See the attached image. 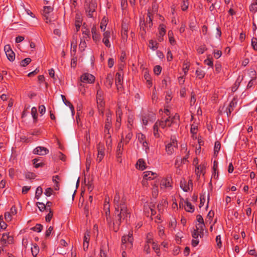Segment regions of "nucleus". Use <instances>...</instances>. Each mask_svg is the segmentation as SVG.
Listing matches in <instances>:
<instances>
[{
	"label": "nucleus",
	"instance_id": "15",
	"mask_svg": "<svg viewBox=\"0 0 257 257\" xmlns=\"http://www.w3.org/2000/svg\"><path fill=\"white\" fill-rule=\"evenodd\" d=\"M111 113L110 112H108L106 114V119L105 120V128L106 130H109V128L111 126Z\"/></svg>",
	"mask_w": 257,
	"mask_h": 257
},
{
	"label": "nucleus",
	"instance_id": "24",
	"mask_svg": "<svg viewBox=\"0 0 257 257\" xmlns=\"http://www.w3.org/2000/svg\"><path fill=\"white\" fill-rule=\"evenodd\" d=\"M180 187L185 192H187L189 190V185L186 184V182L185 180L181 181L180 182Z\"/></svg>",
	"mask_w": 257,
	"mask_h": 257
},
{
	"label": "nucleus",
	"instance_id": "31",
	"mask_svg": "<svg viewBox=\"0 0 257 257\" xmlns=\"http://www.w3.org/2000/svg\"><path fill=\"white\" fill-rule=\"evenodd\" d=\"M31 58H26L21 62V66L22 67H25L26 66L28 65L31 62Z\"/></svg>",
	"mask_w": 257,
	"mask_h": 257
},
{
	"label": "nucleus",
	"instance_id": "13",
	"mask_svg": "<svg viewBox=\"0 0 257 257\" xmlns=\"http://www.w3.org/2000/svg\"><path fill=\"white\" fill-rule=\"evenodd\" d=\"M236 102L237 101L235 98H234L233 100L230 102L229 105L226 109V113L228 116L230 115L231 112L233 111V108L236 105Z\"/></svg>",
	"mask_w": 257,
	"mask_h": 257
},
{
	"label": "nucleus",
	"instance_id": "50",
	"mask_svg": "<svg viewBox=\"0 0 257 257\" xmlns=\"http://www.w3.org/2000/svg\"><path fill=\"white\" fill-rule=\"evenodd\" d=\"M64 104L68 106L70 108L72 113H73V111H74V108H73V106L72 105V104L69 101H67V100H66V101H64Z\"/></svg>",
	"mask_w": 257,
	"mask_h": 257
},
{
	"label": "nucleus",
	"instance_id": "38",
	"mask_svg": "<svg viewBox=\"0 0 257 257\" xmlns=\"http://www.w3.org/2000/svg\"><path fill=\"white\" fill-rule=\"evenodd\" d=\"M37 206L39 210L41 211L44 210L45 209H46V207L45 206V205L43 203L38 202Z\"/></svg>",
	"mask_w": 257,
	"mask_h": 257
},
{
	"label": "nucleus",
	"instance_id": "19",
	"mask_svg": "<svg viewBox=\"0 0 257 257\" xmlns=\"http://www.w3.org/2000/svg\"><path fill=\"white\" fill-rule=\"evenodd\" d=\"M91 32H92V38H93V40L96 42L97 41H99L100 39L99 35L97 33L96 28L94 27L92 28V30H91Z\"/></svg>",
	"mask_w": 257,
	"mask_h": 257
},
{
	"label": "nucleus",
	"instance_id": "4",
	"mask_svg": "<svg viewBox=\"0 0 257 257\" xmlns=\"http://www.w3.org/2000/svg\"><path fill=\"white\" fill-rule=\"evenodd\" d=\"M113 204L115 210L119 209L121 206H125V200L123 198L121 199L118 192H116L113 199Z\"/></svg>",
	"mask_w": 257,
	"mask_h": 257
},
{
	"label": "nucleus",
	"instance_id": "2",
	"mask_svg": "<svg viewBox=\"0 0 257 257\" xmlns=\"http://www.w3.org/2000/svg\"><path fill=\"white\" fill-rule=\"evenodd\" d=\"M133 234L129 233L127 235H124L122 237L121 249L125 250L127 248H131L133 246Z\"/></svg>",
	"mask_w": 257,
	"mask_h": 257
},
{
	"label": "nucleus",
	"instance_id": "23",
	"mask_svg": "<svg viewBox=\"0 0 257 257\" xmlns=\"http://www.w3.org/2000/svg\"><path fill=\"white\" fill-rule=\"evenodd\" d=\"M189 151H188L187 155L185 156H184L183 159H181L180 157H177L175 164L177 165L180 161H181V163L185 164V162L187 161V159L189 157Z\"/></svg>",
	"mask_w": 257,
	"mask_h": 257
},
{
	"label": "nucleus",
	"instance_id": "47",
	"mask_svg": "<svg viewBox=\"0 0 257 257\" xmlns=\"http://www.w3.org/2000/svg\"><path fill=\"white\" fill-rule=\"evenodd\" d=\"M7 233H4L3 235V237L1 238V241L2 242L3 244H5L7 243Z\"/></svg>",
	"mask_w": 257,
	"mask_h": 257
},
{
	"label": "nucleus",
	"instance_id": "61",
	"mask_svg": "<svg viewBox=\"0 0 257 257\" xmlns=\"http://www.w3.org/2000/svg\"><path fill=\"white\" fill-rule=\"evenodd\" d=\"M167 59L168 61H170L173 59V55L171 52V51H168L167 55Z\"/></svg>",
	"mask_w": 257,
	"mask_h": 257
},
{
	"label": "nucleus",
	"instance_id": "41",
	"mask_svg": "<svg viewBox=\"0 0 257 257\" xmlns=\"http://www.w3.org/2000/svg\"><path fill=\"white\" fill-rule=\"evenodd\" d=\"M216 241L217 243V246L220 248L221 247L222 243L221 240V236L220 235H218L216 237Z\"/></svg>",
	"mask_w": 257,
	"mask_h": 257
},
{
	"label": "nucleus",
	"instance_id": "39",
	"mask_svg": "<svg viewBox=\"0 0 257 257\" xmlns=\"http://www.w3.org/2000/svg\"><path fill=\"white\" fill-rule=\"evenodd\" d=\"M161 70H162V68L161 67L159 66V65H157L155 67H154V73L156 74V75H159L161 72Z\"/></svg>",
	"mask_w": 257,
	"mask_h": 257
},
{
	"label": "nucleus",
	"instance_id": "55",
	"mask_svg": "<svg viewBox=\"0 0 257 257\" xmlns=\"http://www.w3.org/2000/svg\"><path fill=\"white\" fill-rule=\"evenodd\" d=\"M39 112L42 114H43L45 112L46 108L44 105H41L39 108Z\"/></svg>",
	"mask_w": 257,
	"mask_h": 257
},
{
	"label": "nucleus",
	"instance_id": "46",
	"mask_svg": "<svg viewBox=\"0 0 257 257\" xmlns=\"http://www.w3.org/2000/svg\"><path fill=\"white\" fill-rule=\"evenodd\" d=\"M53 216V213L50 209L49 210V213L46 216V221L49 222Z\"/></svg>",
	"mask_w": 257,
	"mask_h": 257
},
{
	"label": "nucleus",
	"instance_id": "49",
	"mask_svg": "<svg viewBox=\"0 0 257 257\" xmlns=\"http://www.w3.org/2000/svg\"><path fill=\"white\" fill-rule=\"evenodd\" d=\"M52 191V189L51 188H48L45 190V194L47 196H50Z\"/></svg>",
	"mask_w": 257,
	"mask_h": 257
},
{
	"label": "nucleus",
	"instance_id": "51",
	"mask_svg": "<svg viewBox=\"0 0 257 257\" xmlns=\"http://www.w3.org/2000/svg\"><path fill=\"white\" fill-rule=\"evenodd\" d=\"M206 49L205 46H202L197 49V51L200 54H203Z\"/></svg>",
	"mask_w": 257,
	"mask_h": 257
},
{
	"label": "nucleus",
	"instance_id": "53",
	"mask_svg": "<svg viewBox=\"0 0 257 257\" xmlns=\"http://www.w3.org/2000/svg\"><path fill=\"white\" fill-rule=\"evenodd\" d=\"M53 229V228L52 226H50L48 228V229H47V230L46 231V237H48L50 235Z\"/></svg>",
	"mask_w": 257,
	"mask_h": 257
},
{
	"label": "nucleus",
	"instance_id": "7",
	"mask_svg": "<svg viewBox=\"0 0 257 257\" xmlns=\"http://www.w3.org/2000/svg\"><path fill=\"white\" fill-rule=\"evenodd\" d=\"M53 10V8L50 6H45L44 7L42 15L44 18L46 23H49L51 21L49 18V14L52 12Z\"/></svg>",
	"mask_w": 257,
	"mask_h": 257
},
{
	"label": "nucleus",
	"instance_id": "42",
	"mask_svg": "<svg viewBox=\"0 0 257 257\" xmlns=\"http://www.w3.org/2000/svg\"><path fill=\"white\" fill-rule=\"evenodd\" d=\"M203 167H201L200 166H197L195 169V172H196V174L198 176L199 173H203Z\"/></svg>",
	"mask_w": 257,
	"mask_h": 257
},
{
	"label": "nucleus",
	"instance_id": "59",
	"mask_svg": "<svg viewBox=\"0 0 257 257\" xmlns=\"http://www.w3.org/2000/svg\"><path fill=\"white\" fill-rule=\"evenodd\" d=\"M17 209L15 207V206H13L11 209V211L10 213L12 215H14L17 214Z\"/></svg>",
	"mask_w": 257,
	"mask_h": 257
},
{
	"label": "nucleus",
	"instance_id": "6",
	"mask_svg": "<svg viewBox=\"0 0 257 257\" xmlns=\"http://www.w3.org/2000/svg\"><path fill=\"white\" fill-rule=\"evenodd\" d=\"M95 80L93 75L89 73H85L81 77V81L83 83H92Z\"/></svg>",
	"mask_w": 257,
	"mask_h": 257
},
{
	"label": "nucleus",
	"instance_id": "43",
	"mask_svg": "<svg viewBox=\"0 0 257 257\" xmlns=\"http://www.w3.org/2000/svg\"><path fill=\"white\" fill-rule=\"evenodd\" d=\"M168 118H169L170 119V123H171V124L172 123H174L175 119L179 118V116L177 114H176L174 116H172V117L170 116H169Z\"/></svg>",
	"mask_w": 257,
	"mask_h": 257
},
{
	"label": "nucleus",
	"instance_id": "63",
	"mask_svg": "<svg viewBox=\"0 0 257 257\" xmlns=\"http://www.w3.org/2000/svg\"><path fill=\"white\" fill-rule=\"evenodd\" d=\"M114 64V60L112 58H109L108 61V65L109 67L111 68Z\"/></svg>",
	"mask_w": 257,
	"mask_h": 257
},
{
	"label": "nucleus",
	"instance_id": "33",
	"mask_svg": "<svg viewBox=\"0 0 257 257\" xmlns=\"http://www.w3.org/2000/svg\"><path fill=\"white\" fill-rule=\"evenodd\" d=\"M249 10L252 13H255L257 11V2L252 4L250 6Z\"/></svg>",
	"mask_w": 257,
	"mask_h": 257
},
{
	"label": "nucleus",
	"instance_id": "20",
	"mask_svg": "<svg viewBox=\"0 0 257 257\" xmlns=\"http://www.w3.org/2000/svg\"><path fill=\"white\" fill-rule=\"evenodd\" d=\"M184 208L188 212H193L194 211L193 206L188 201H184Z\"/></svg>",
	"mask_w": 257,
	"mask_h": 257
},
{
	"label": "nucleus",
	"instance_id": "17",
	"mask_svg": "<svg viewBox=\"0 0 257 257\" xmlns=\"http://www.w3.org/2000/svg\"><path fill=\"white\" fill-rule=\"evenodd\" d=\"M121 79H122V78H121L120 73H119V72L117 73L116 74V76H115V84H116V85L118 89L119 88H121V85L122 84Z\"/></svg>",
	"mask_w": 257,
	"mask_h": 257
},
{
	"label": "nucleus",
	"instance_id": "36",
	"mask_svg": "<svg viewBox=\"0 0 257 257\" xmlns=\"http://www.w3.org/2000/svg\"><path fill=\"white\" fill-rule=\"evenodd\" d=\"M43 229V226L41 224H37L35 227L33 228V229L35 231L40 232Z\"/></svg>",
	"mask_w": 257,
	"mask_h": 257
},
{
	"label": "nucleus",
	"instance_id": "21",
	"mask_svg": "<svg viewBox=\"0 0 257 257\" xmlns=\"http://www.w3.org/2000/svg\"><path fill=\"white\" fill-rule=\"evenodd\" d=\"M31 251L33 257H36L39 251V246L36 244H34L33 246L31 248Z\"/></svg>",
	"mask_w": 257,
	"mask_h": 257
},
{
	"label": "nucleus",
	"instance_id": "37",
	"mask_svg": "<svg viewBox=\"0 0 257 257\" xmlns=\"http://www.w3.org/2000/svg\"><path fill=\"white\" fill-rule=\"evenodd\" d=\"M122 145H121V142L119 143L117 146V154L118 157H119L120 155L122 154Z\"/></svg>",
	"mask_w": 257,
	"mask_h": 257
},
{
	"label": "nucleus",
	"instance_id": "12",
	"mask_svg": "<svg viewBox=\"0 0 257 257\" xmlns=\"http://www.w3.org/2000/svg\"><path fill=\"white\" fill-rule=\"evenodd\" d=\"M157 177V174L151 171H146L144 172L143 178L146 180H153Z\"/></svg>",
	"mask_w": 257,
	"mask_h": 257
},
{
	"label": "nucleus",
	"instance_id": "57",
	"mask_svg": "<svg viewBox=\"0 0 257 257\" xmlns=\"http://www.w3.org/2000/svg\"><path fill=\"white\" fill-rule=\"evenodd\" d=\"M90 239V234L89 232H87L85 234V235L84 236V241H87L89 242Z\"/></svg>",
	"mask_w": 257,
	"mask_h": 257
},
{
	"label": "nucleus",
	"instance_id": "14",
	"mask_svg": "<svg viewBox=\"0 0 257 257\" xmlns=\"http://www.w3.org/2000/svg\"><path fill=\"white\" fill-rule=\"evenodd\" d=\"M161 189H171L172 186L170 184V180L169 179H163L161 181Z\"/></svg>",
	"mask_w": 257,
	"mask_h": 257
},
{
	"label": "nucleus",
	"instance_id": "40",
	"mask_svg": "<svg viewBox=\"0 0 257 257\" xmlns=\"http://www.w3.org/2000/svg\"><path fill=\"white\" fill-rule=\"evenodd\" d=\"M251 45L255 50H257V39L256 38H252L251 40Z\"/></svg>",
	"mask_w": 257,
	"mask_h": 257
},
{
	"label": "nucleus",
	"instance_id": "22",
	"mask_svg": "<svg viewBox=\"0 0 257 257\" xmlns=\"http://www.w3.org/2000/svg\"><path fill=\"white\" fill-rule=\"evenodd\" d=\"M103 92L100 89H98L97 92V102L101 103L102 102Z\"/></svg>",
	"mask_w": 257,
	"mask_h": 257
},
{
	"label": "nucleus",
	"instance_id": "8",
	"mask_svg": "<svg viewBox=\"0 0 257 257\" xmlns=\"http://www.w3.org/2000/svg\"><path fill=\"white\" fill-rule=\"evenodd\" d=\"M49 153V150L46 148L43 147H37L33 150L34 154L43 156Z\"/></svg>",
	"mask_w": 257,
	"mask_h": 257
},
{
	"label": "nucleus",
	"instance_id": "48",
	"mask_svg": "<svg viewBox=\"0 0 257 257\" xmlns=\"http://www.w3.org/2000/svg\"><path fill=\"white\" fill-rule=\"evenodd\" d=\"M12 215L10 212H6L5 215V219L7 221H10L12 219Z\"/></svg>",
	"mask_w": 257,
	"mask_h": 257
},
{
	"label": "nucleus",
	"instance_id": "18",
	"mask_svg": "<svg viewBox=\"0 0 257 257\" xmlns=\"http://www.w3.org/2000/svg\"><path fill=\"white\" fill-rule=\"evenodd\" d=\"M137 167L141 170H144L147 168L143 159H140L138 161L137 163Z\"/></svg>",
	"mask_w": 257,
	"mask_h": 257
},
{
	"label": "nucleus",
	"instance_id": "62",
	"mask_svg": "<svg viewBox=\"0 0 257 257\" xmlns=\"http://www.w3.org/2000/svg\"><path fill=\"white\" fill-rule=\"evenodd\" d=\"M205 63L209 66H212L213 65V61L211 59H208L205 60L204 61Z\"/></svg>",
	"mask_w": 257,
	"mask_h": 257
},
{
	"label": "nucleus",
	"instance_id": "56",
	"mask_svg": "<svg viewBox=\"0 0 257 257\" xmlns=\"http://www.w3.org/2000/svg\"><path fill=\"white\" fill-rule=\"evenodd\" d=\"M197 220L198 222L200 223L201 224H204L203 218L201 215H198L197 216Z\"/></svg>",
	"mask_w": 257,
	"mask_h": 257
},
{
	"label": "nucleus",
	"instance_id": "28",
	"mask_svg": "<svg viewBox=\"0 0 257 257\" xmlns=\"http://www.w3.org/2000/svg\"><path fill=\"white\" fill-rule=\"evenodd\" d=\"M42 193H43V189H42V188L41 187L39 186L37 188L36 191L35 198L37 199H39L40 197V196L42 194Z\"/></svg>",
	"mask_w": 257,
	"mask_h": 257
},
{
	"label": "nucleus",
	"instance_id": "44",
	"mask_svg": "<svg viewBox=\"0 0 257 257\" xmlns=\"http://www.w3.org/2000/svg\"><path fill=\"white\" fill-rule=\"evenodd\" d=\"M199 230V228L198 227V226H196V229H194L193 233H192V237L196 239L198 237V230Z\"/></svg>",
	"mask_w": 257,
	"mask_h": 257
},
{
	"label": "nucleus",
	"instance_id": "34",
	"mask_svg": "<svg viewBox=\"0 0 257 257\" xmlns=\"http://www.w3.org/2000/svg\"><path fill=\"white\" fill-rule=\"evenodd\" d=\"M107 24V20L104 18L102 20L100 24V29L102 31H104L105 30Z\"/></svg>",
	"mask_w": 257,
	"mask_h": 257
},
{
	"label": "nucleus",
	"instance_id": "5",
	"mask_svg": "<svg viewBox=\"0 0 257 257\" xmlns=\"http://www.w3.org/2000/svg\"><path fill=\"white\" fill-rule=\"evenodd\" d=\"M4 50L8 59L10 61H14L15 59V54L12 50L10 45H6Z\"/></svg>",
	"mask_w": 257,
	"mask_h": 257
},
{
	"label": "nucleus",
	"instance_id": "25",
	"mask_svg": "<svg viewBox=\"0 0 257 257\" xmlns=\"http://www.w3.org/2000/svg\"><path fill=\"white\" fill-rule=\"evenodd\" d=\"M56 179H60V177L56 175L53 177V182L55 183L54 188L56 190H58L59 189V186L58 184V181H56Z\"/></svg>",
	"mask_w": 257,
	"mask_h": 257
},
{
	"label": "nucleus",
	"instance_id": "11",
	"mask_svg": "<svg viewBox=\"0 0 257 257\" xmlns=\"http://www.w3.org/2000/svg\"><path fill=\"white\" fill-rule=\"evenodd\" d=\"M103 39L102 40L103 43L107 47H110L111 45L110 44L109 38L110 37V32L106 31L103 33Z\"/></svg>",
	"mask_w": 257,
	"mask_h": 257
},
{
	"label": "nucleus",
	"instance_id": "26",
	"mask_svg": "<svg viewBox=\"0 0 257 257\" xmlns=\"http://www.w3.org/2000/svg\"><path fill=\"white\" fill-rule=\"evenodd\" d=\"M220 143L218 141L215 142V145H214V155L216 156L217 155L219 151L220 150Z\"/></svg>",
	"mask_w": 257,
	"mask_h": 257
},
{
	"label": "nucleus",
	"instance_id": "3",
	"mask_svg": "<svg viewBox=\"0 0 257 257\" xmlns=\"http://www.w3.org/2000/svg\"><path fill=\"white\" fill-rule=\"evenodd\" d=\"M86 3L87 4L86 12L88 13V16L92 17V13L97 7L96 0H86Z\"/></svg>",
	"mask_w": 257,
	"mask_h": 257
},
{
	"label": "nucleus",
	"instance_id": "58",
	"mask_svg": "<svg viewBox=\"0 0 257 257\" xmlns=\"http://www.w3.org/2000/svg\"><path fill=\"white\" fill-rule=\"evenodd\" d=\"M152 99L153 102H154V101H156L157 99V95L155 90H154L153 92Z\"/></svg>",
	"mask_w": 257,
	"mask_h": 257
},
{
	"label": "nucleus",
	"instance_id": "32",
	"mask_svg": "<svg viewBox=\"0 0 257 257\" xmlns=\"http://www.w3.org/2000/svg\"><path fill=\"white\" fill-rule=\"evenodd\" d=\"M113 82V77L111 74H109L107 75L106 83H107L110 86H111Z\"/></svg>",
	"mask_w": 257,
	"mask_h": 257
},
{
	"label": "nucleus",
	"instance_id": "45",
	"mask_svg": "<svg viewBox=\"0 0 257 257\" xmlns=\"http://www.w3.org/2000/svg\"><path fill=\"white\" fill-rule=\"evenodd\" d=\"M196 74L200 79L203 78L204 75V73L203 71L200 70H197L196 71Z\"/></svg>",
	"mask_w": 257,
	"mask_h": 257
},
{
	"label": "nucleus",
	"instance_id": "29",
	"mask_svg": "<svg viewBox=\"0 0 257 257\" xmlns=\"http://www.w3.org/2000/svg\"><path fill=\"white\" fill-rule=\"evenodd\" d=\"M31 114L32 117L34 120V121H36L37 118V109L36 107H33L31 109Z\"/></svg>",
	"mask_w": 257,
	"mask_h": 257
},
{
	"label": "nucleus",
	"instance_id": "16",
	"mask_svg": "<svg viewBox=\"0 0 257 257\" xmlns=\"http://www.w3.org/2000/svg\"><path fill=\"white\" fill-rule=\"evenodd\" d=\"M170 119L169 118H166L165 120L157 121L158 122V126H160L162 128H164L167 126H170L171 123H170Z\"/></svg>",
	"mask_w": 257,
	"mask_h": 257
},
{
	"label": "nucleus",
	"instance_id": "9",
	"mask_svg": "<svg viewBox=\"0 0 257 257\" xmlns=\"http://www.w3.org/2000/svg\"><path fill=\"white\" fill-rule=\"evenodd\" d=\"M177 147V144L175 141L168 144L166 147V150L168 154L171 155L174 152V148Z\"/></svg>",
	"mask_w": 257,
	"mask_h": 257
},
{
	"label": "nucleus",
	"instance_id": "1",
	"mask_svg": "<svg viewBox=\"0 0 257 257\" xmlns=\"http://www.w3.org/2000/svg\"><path fill=\"white\" fill-rule=\"evenodd\" d=\"M131 217V213L127 208L121 206V208L115 210V224L119 225L122 221L127 222Z\"/></svg>",
	"mask_w": 257,
	"mask_h": 257
},
{
	"label": "nucleus",
	"instance_id": "52",
	"mask_svg": "<svg viewBox=\"0 0 257 257\" xmlns=\"http://www.w3.org/2000/svg\"><path fill=\"white\" fill-rule=\"evenodd\" d=\"M80 23L81 21L80 19H79V20H76L75 22V27L77 31H78L79 30V28L80 27Z\"/></svg>",
	"mask_w": 257,
	"mask_h": 257
},
{
	"label": "nucleus",
	"instance_id": "35",
	"mask_svg": "<svg viewBox=\"0 0 257 257\" xmlns=\"http://www.w3.org/2000/svg\"><path fill=\"white\" fill-rule=\"evenodd\" d=\"M158 122H156L154 126V135L155 137H158Z\"/></svg>",
	"mask_w": 257,
	"mask_h": 257
},
{
	"label": "nucleus",
	"instance_id": "60",
	"mask_svg": "<svg viewBox=\"0 0 257 257\" xmlns=\"http://www.w3.org/2000/svg\"><path fill=\"white\" fill-rule=\"evenodd\" d=\"M31 187L30 186H24L22 188V193L26 194L30 189Z\"/></svg>",
	"mask_w": 257,
	"mask_h": 257
},
{
	"label": "nucleus",
	"instance_id": "64",
	"mask_svg": "<svg viewBox=\"0 0 257 257\" xmlns=\"http://www.w3.org/2000/svg\"><path fill=\"white\" fill-rule=\"evenodd\" d=\"M221 55V52L220 51H217V52L214 53V57L216 59L219 58Z\"/></svg>",
	"mask_w": 257,
	"mask_h": 257
},
{
	"label": "nucleus",
	"instance_id": "10",
	"mask_svg": "<svg viewBox=\"0 0 257 257\" xmlns=\"http://www.w3.org/2000/svg\"><path fill=\"white\" fill-rule=\"evenodd\" d=\"M98 154H97V160L100 162L104 157V146L101 145L100 144H99L97 147Z\"/></svg>",
	"mask_w": 257,
	"mask_h": 257
},
{
	"label": "nucleus",
	"instance_id": "54",
	"mask_svg": "<svg viewBox=\"0 0 257 257\" xmlns=\"http://www.w3.org/2000/svg\"><path fill=\"white\" fill-rule=\"evenodd\" d=\"M39 72V69L38 68H36L34 71L29 73L28 75L29 77H31L36 74H37Z\"/></svg>",
	"mask_w": 257,
	"mask_h": 257
},
{
	"label": "nucleus",
	"instance_id": "27",
	"mask_svg": "<svg viewBox=\"0 0 257 257\" xmlns=\"http://www.w3.org/2000/svg\"><path fill=\"white\" fill-rule=\"evenodd\" d=\"M158 43L156 41L150 40L149 42V47L153 50H155L158 48Z\"/></svg>",
	"mask_w": 257,
	"mask_h": 257
},
{
	"label": "nucleus",
	"instance_id": "30",
	"mask_svg": "<svg viewBox=\"0 0 257 257\" xmlns=\"http://www.w3.org/2000/svg\"><path fill=\"white\" fill-rule=\"evenodd\" d=\"M152 248L154 250V251L156 252V253L157 254L158 256H160V248L156 243L153 241L152 242Z\"/></svg>",
	"mask_w": 257,
	"mask_h": 257
}]
</instances>
